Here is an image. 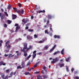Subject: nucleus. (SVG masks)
I'll use <instances>...</instances> for the list:
<instances>
[{"label":"nucleus","mask_w":79,"mask_h":79,"mask_svg":"<svg viewBox=\"0 0 79 79\" xmlns=\"http://www.w3.org/2000/svg\"><path fill=\"white\" fill-rule=\"evenodd\" d=\"M27 43H24V47L23 48V49H21V51L22 52H23L24 54L26 53V51H24L25 50H26V48H27Z\"/></svg>","instance_id":"f257e3e1"},{"label":"nucleus","mask_w":79,"mask_h":79,"mask_svg":"<svg viewBox=\"0 0 79 79\" xmlns=\"http://www.w3.org/2000/svg\"><path fill=\"white\" fill-rule=\"evenodd\" d=\"M9 43H10V41H7L6 43V47L7 49H8V50H9L10 49V48H11V45H10V44H8ZM7 44H8V46L7 45Z\"/></svg>","instance_id":"f03ea898"},{"label":"nucleus","mask_w":79,"mask_h":79,"mask_svg":"<svg viewBox=\"0 0 79 79\" xmlns=\"http://www.w3.org/2000/svg\"><path fill=\"white\" fill-rule=\"evenodd\" d=\"M55 61L52 60L51 61V63L52 64H53L54 63H56L57 61H59V58H58V57H57L55 59Z\"/></svg>","instance_id":"7ed1b4c3"},{"label":"nucleus","mask_w":79,"mask_h":79,"mask_svg":"<svg viewBox=\"0 0 79 79\" xmlns=\"http://www.w3.org/2000/svg\"><path fill=\"white\" fill-rule=\"evenodd\" d=\"M15 12L18 13L19 14H23L24 13V10H16Z\"/></svg>","instance_id":"20e7f679"},{"label":"nucleus","mask_w":79,"mask_h":79,"mask_svg":"<svg viewBox=\"0 0 79 79\" xmlns=\"http://www.w3.org/2000/svg\"><path fill=\"white\" fill-rule=\"evenodd\" d=\"M1 77L3 79H8V75H7L5 77V75L4 74H2L1 75Z\"/></svg>","instance_id":"39448f33"},{"label":"nucleus","mask_w":79,"mask_h":79,"mask_svg":"<svg viewBox=\"0 0 79 79\" xmlns=\"http://www.w3.org/2000/svg\"><path fill=\"white\" fill-rule=\"evenodd\" d=\"M36 13H45V11L44 10H40L39 11H36Z\"/></svg>","instance_id":"423d86ee"},{"label":"nucleus","mask_w":79,"mask_h":79,"mask_svg":"<svg viewBox=\"0 0 79 79\" xmlns=\"http://www.w3.org/2000/svg\"><path fill=\"white\" fill-rule=\"evenodd\" d=\"M56 46V44L50 50V52L51 53L53 51V50L55 48V47Z\"/></svg>","instance_id":"0eeeda50"},{"label":"nucleus","mask_w":79,"mask_h":79,"mask_svg":"<svg viewBox=\"0 0 79 79\" xmlns=\"http://www.w3.org/2000/svg\"><path fill=\"white\" fill-rule=\"evenodd\" d=\"M21 66L22 68H24L25 67V63L24 62H22Z\"/></svg>","instance_id":"6e6552de"},{"label":"nucleus","mask_w":79,"mask_h":79,"mask_svg":"<svg viewBox=\"0 0 79 79\" xmlns=\"http://www.w3.org/2000/svg\"><path fill=\"white\" fill-rule=\"evenodd\" d=\"M1 65H3V66H5V65H6V64L4 63L3 61H1L0 62V66H1Z\"/></svg>","instance_id":"1a4fd4ad"},{"label":"nucleus","mask_w":79,"mask_h":79,"mask_svg":"<svg viewBox=\"0 0 79 79\" xmlns=\"http://www.w3.org/2000/svg\"><path fill=\"white\" fill-rule=\"evenodd\" d=\"M15 55H12V54H10L9 55V56H8V58H11V57H13Z\"/></svg>","instance_id":"9d476101"},{"label":"nucleus","mask_w":79,"mask_h":79,"mask_svg":"<svg viewBox=\"0 0 79 79\" xmlns=\"http://www.w3.org/2000/svg\"><path fill=\"white\" fill-rule=\"evenodd\" d=\"M4 16H5L4 14H3L2 15V13H0V17H1V19H3V18H4Z\"/></svg>","instance_id":"9b49d317"},{"label":"nucleus","mask_w":79,"mask_h":79,"mask_svg":"<svg viewBox=\"0 0 79 79\" xmlns=\"http://www.w3.org/2000/svg\"><path fill=\"white\" fill-rule=\"evenodd\" d=\"M59 65L60 68H62V67H63V66H64V64H61L60 63H59Z\"/></svg>","instance_id":"f8f14e48"},{"label":"nucleus","mask_w":79,"mask_h":79,"mask_svg":"<svg viewBox=\"0 0 79 79\" xmlns=\"http://www.w3.org/2000/svg\"><path fill=\"white\" fill-rule=\"evenodd\" d=\"M16 18V15L14 14L12 15V19H15Z\"/></svg>","instance_id":"ddd939ff"},{"label":"nucleus","mask_w":79,"mask_h":79,"mask_svg":"<svg viewBox=\"0 0 79 79\" xmlns=\"http://www.w3.org/2000/svg\"><path fill=\"white\" fill-rule=\"evenodd\" d=\"M27 38L28 40L32 39V37H31L30 36H27Z\"/></svg>","instance_id":"4468645a"},{"label":"nucleus","mask_w":79,"mask_h":79,"mask_svg":"<svg viewBox=\"0 0 79 79\" xmlns=\"http://www.w3.org/2000/svg\"><path fill=\"white\" fill-rule=\"evenodd\" d=\"M52 18V16L51 15L49 14L48 15V19H50Z\"/></svg>","instance_id":"2eb2a0df"},{"label":"nucleus","mask_w":79,"mask_h":79,"mask_svg":"<svg viewBox=\"0 0 79 79\" xmlns=\"http://www.w3.org/2000/svg\"><path fill=\"white\" fill-rule=\"evenodd\" d=\"M43 77L44 79H47V78H48V75L44 74L43 75Z\"/></svg>","instance_id":"dca6fc26"},{"label":"nucleus","mask_w":79,"mask_h":79,"mask_svg":"<svg viewBox=\"0 0 79 79\" xmlns=\"http://www.w3.org/2000/svg\"><path fill=\"white\" fill-rule=\"evenodd\" d=\"M43 69L45 70V71L46 73H47V67L45 66H44L43 67Z\"/></svg>","instance_id":"f3484780"},{"label":"nucleus","mask_w":79,"mask_h":79,"mask_svg":"<svg viewBox=\"0 0 79 79\" xmlns=\"http://www.w3.org/2000/svg\"><path fill=\"white\" fill-rule=\"evenodd\" d=\"M64 49H63L62 50H61V53L62 55H64Z\"/></svg>","instance_id":"a211bd4d"},{"label":"nucleus","mask_w":79,"mask_h":79,"mask_svg":"<svg viewBox=\"0 0 79 79\" xmlns=\"http://www.w3.org/2000/svg\"><path fill=\"white\" fill-rule=\"evenodd\" d=\"M54 37L55 39H56V38H57V39H60V36L59 35H55Z\"/></svg>","instance_id":"6ab92c4d"},{"label":"nucleus","mask_w":79,"mask_h":79,"mask_svg":"<svg viewBox=\"0 0 79 79\" xmlns=\"http://www.w3.org/2000/svg\"><path fill=\"white\" fill-rule=\"evenodd\" d=\"M60 53V51H57L56 52H55L54 53H53V55H56V54H58V53Z\"/></svg>","instance_id":"aec40b11"},{"label":"nucleus","mask_w":79,"mask_h":79,"mask_svg":"<svg viewBox=\"0 0 79 79\" xmlns=\"http://www.w3.org/2000/svg\"><path fill=\"white\" fill-rule=\"evenodd\" d=\"M42 78V76H40V75H39L37 76V78L38 79H41Z\"/></svg>","instance_id":"412c9836"},{"label":"nucleus","mask_w":79,"mask_h":79,"mask_svg":"<svg viewBox=\"0 0 79 79\" xmlns=\"http://www.w3.org/2000/svg\"><path fill=\"white\" fill-rule=\"evenodd\" d=\"M20 29V27H16V30L15 31V32H17V31H18V29Z\"/></svg>","instance_id":"4be33fe9"},{"label":"nucleus","mask_w":79,"mask_h":79,"mask_svg":"<svg viewBox=\"0 0 79 79\" xmlns=\"http://www.w3.org/2000/svg\"><path fill=\"white\" fill-rule=\"evenodd\" d=\"M49 46H48V45H46L44 47V49L45 50H47Z\"/></svg>","instance_id":"5701e85b"},{"label":"nucleus","mask_w":79,"mask_h":79,"mask_svg":"<svg viewBox=\"0 0 79 79\" xmlns=\"http://www.w3.org/2000/svg\"><path fill=\"white\" fill-rule=\"evenodd\" d=\"M36 55H37V54H33L32 56H33V58L34 59V58H35V56H36Z\"/></svg>","instance_id":"b1692460"},{"label":"nucleus","mask_w":79,"mask_h":79,"mask_svg":"<svg viewBox=\"0 0 79 79\" xmlns=\"http://www.w3.org/2000/svg\"><path fill=\"white\" fill-rule=\"evenodd\" d=\"M7 22H8V24H9L11 23V21L9 20H7Z\"/></svg>","instance_id":"393cba45"},{"label":"nucleus","mask_w":79,"mask_h":79,"mask_svg":"<svg viewBox=\"0 0 79 79\" xmlns=\"http://www.w3.org/2000/svg\"><path fill=\"white\" fill-rule=\"evenodd\" d=\"M22 40L21 38H19L18 39H16V40L17 42H18L19 40Z\"/></svg>","instance_id":"a878e982"},{"label":"nucleus","mask_w":79,"mask_h":79,"mask_svg":"<svg viewBox=\"0 0 79 79\" xmlns=\"http://www.w3.org/2000/svg\"><path fill=\"white\" fill-rule=\"evenodd\" d=\"M73 78L74 79H79V77L78 76L74 77Z\"/></svg>","instance_id":"bb28decb"},{"label":"nucleus","mask_w":79,"mask_h":79,"mask_svg":"<svg viewBox=\"0 0 79 79\" xmlns=\"http://www.w3.org/2000/svg\"><path fill=\"white\" fill-rule=\"evenodd\" d=\"M28 31H29V32H33V31H34V30H33V29H28Z\"/></svg>","instance_id":"cd10ccee"},{"label":"nucleus","mask_w":79,"mask_h":79,"mask_svg":"<svg viewBox=\"0 0 79 79\" xmlns=\"http://www.w3.org/2000/svg\"><path fill=\"white\" fill-rule=\"evenodd\" d=\"M45 32L46 34H49V32H48V31H47V30H45Z\"/></svg>","instance_id":"c85d7f7f"},{"label":"nucleus","mask_w":79,"mask_h":79,"mask_svg":"<svg viewBox=\"0 0 79 79\" xmlns=\"http://www.w3.org/2000/svg\"><path fill=\"white\" fill-rule=\"evenodd\" d=\"M34 69V67H32L31 68L28 69V71H31V70H32V69Z\"/></svg>","instance_id":"c756f323"},{"label":"nucleus","mask_w":79,"mask_h":79,"mask_svg":"<svg viewBox=\"0 0 79 79\" xmlns=\"http://www.w3.org/2000/svg\"><path fill=\"white\" fill-rule=\"evenodd\" d=\"M10 71V69H8L6 70V73H8Z\"/></svg>","instance_id":"7c9ffc66"},{"label":"nucleus","mask_w":79,"mask_h":79,"mask_svg":"<svg viewBox=\"0 0 79 79\" xmlns=\"http://www.w3.org/2000/svg\"><path fill=\"white\" fill-rule=\"evenodd\" d=\"M7 9H11V5H9L8 7H7Z\"/></svg>","instance_id":"2f4dec72"},{"label":"nucleus","mask_w":79,"mask_h":79,"mask_svg":"<svg viewBox=\"0 0 79 79\" xmlns=\"http://www.w3.org/2000/svg\"><path fill=\"white\" fill-rule=\"evenodd\" d=\"M31 56V55H29L27 57V60H28V59H29V58H30Z\"/></svg>","instance_id":"473e14b6"},{"label":"nucleus","mask_w":79,"mask_h":79,"mask_svg":"<svg viewBox=\"0 0 79 79\" xmlns=\"http://www.w3.org/2000/svg\"><path fill=\"white\" fill-rule=\"evenodd\" d=\"M17 69H22V67L19 66L17 67Z\"/></svg>","instance_id":"72a5a7b5"},{"label":"nucleus","mask_w":79,"mask_h":79,"mask_svg":"<svg viewBox=\"0 0 79 79\" xmlns=\"http://www.w3.org/2000/svg\"><path fill=\"white\" fill-rule=\"evenodd\" d=\"M49 23H50V22L49 21V20H48L46 23V24L47 26H48V24H49Z\"/></svg>","instance_id":"f704fd0d"},{"label":"nucleus","mask_w":79,"mask_h":79,"mask_svg":"<svg viewBox=\"0 0 79 79\" xmlns=\"http://www.w3.org/2000/svg\"><path fill=\"white\" fill-rule=\"evenodd\" d=\"M31 64V62H28L26 65V66H29V64Z\"/></svg>","instance_id":"c9c22d12"},{"label":"nucleus","mask_w":79,"mask_h":79,"mask_svg":"<svg viewBox=\"0 0 79 79\" xmlns=\"http://www.w3.org/2000/svg\"><path fill=\"white\" fill-rule=\"evenodd\" d=\"M69 57L68 59H66L65 60L66 61L68 62L69 61Z\"/></svg>","instance_id":"e433bc0d"},{"label":"nucleus","mask_w":79,"mask_h":79,"mask_svg":"<svg viewBox=\"0 0 79 79\" xmlns=\"http://www.w3.org/2000/svg\"><path fill=\"white\" fill-rule=\"evenodd\" d=\"M34 36L35 38H37V37H38V36L36 34L34 35Z\"/></svg>","instance_id":"4c0bfd02"},{"label":"nucleus","mask_w":79,"mask_h":79,"mask_svg":"<svg viewBox=\"0 0 79 79\" xmlns=\"http://www.w3.org/2000/svg\"><path fill=\"white\" fill-rule=\"evenodd\" d=\"M17 58H18V56H14V59H17Z\"/></svg>","instance_id":"58836bf2"},{"label":"nucleus","mask_w":79,"mask_h":79,"mask_svg":"<svg viewBox=\"0 0 79 79\" xmlns=\"http://www.w3.org/2000/svg\"><path fill=\"white\" fill-rule=\"evenodd\" d=\"M4 27H7V25H6V24L5 23L4 25Z\"/></svg>","instance_id":"ea45409f"},{"label":"nucleus","mask_w":79,"mask_h":79,"mask_svg":"<svg viewBox=\"0 0 79 79\" xmlns=\"http://www.w3.org/2000/svg\"><path fill=\"white\" fill-rule=\"evenodd\" d=\"M49 29L50 30V31H52V32H53V30L52 28V27H50Z\"/></svg>","instance_id":"a19ab883"},{"label":"nucleus","mask_w":79,"mask_h":79,"mask_svg":"<svg viewBox=\"0 0 79 79\" xmlns=\"http://www.w3.org/2000/svg\"><path fill=\"white\" fill-rule=\"evenodd\" d=\"M66 71L67 72H69V69H68V67H66Z\"/></svg>","instance_id":"79ce46f5"},{"label":"nucleus","mask_w":79,"mask_h":79,"mask_svg":"<svg viewBox=\"0 0 79 79\" xmlns=\"http://www.w3.org/2000/svg\"><path fill=\"white\" fill-rule=\"evenodd\" d=\"M24 56L25 57L27 56V53H25L24 54Z\"/></svg>","instance_id":"37998d69"},{"label":"nucleus","mask_w":79,"mask_h":79,"mask_svg":"<svg viewBox=\"0 0 79 79\" xmlns=\"http://www.w3.org/2000/svg\"><path fill=\"white\" fill-rule=\"evenodd\" d=\"M78 73V72H77V71H75L74 72V74H77Z\"/></svg>","instance_id":"c03bdc74"},{"label":"nucleus","mask_w":79,"mask_h":79,"mask_svg":"<svg viewBox=\"0 0 79 79\" xmlns=\"http://www.w3.org/2000/svg\"><path fill=\"white\" fill-rule=\"evenodd\" d=\"M5 15H6V16H8V14H7V12H5Z\"/></svg>","instance_id":"a18cd8bd"},{"label":"nucleus","mask_w":79,"mask_h":79,"mask_svg":"<svg viewBox=\"0 0 79 79\" xmlns=\"http://www.w3.org/2000/svg\"><path fill=\"white\" fill-rule=\"evenodd\" d=\"M13 72H11L10 74V75L12 77V76H13Z\"/></svg>","instance_id":"49530a36"},{"label":"nucleus","mask_w":79,"mask_h":79,"mask_svg":"<svg viewBox=\"0 0 79 79\" xmlns=\"http://www.w3.org/2000/svg\"><path fill=\"white\" fill-rule=\"evenodd\" d=\"M18 6L19 7H21V3H19L18 4Z\"/></svg>","instance_id":"de8ad7c7"},{"label":"nucleus","mask_w":79,"mask_h":79,"mask_svg":"<svg viewBox=\"0 0 79 79\" xmlns=\"http://www.w3.org/2000/svg\"><path fill=\"white\" fill-rule=\"evenodd\" d=\"M36 52H37V51H34L33 52V53L34 54H35L36 53Z\"/></svg>","instance_id":"09e8293b"},{"label":"nucleus","mask_w":79,"mask_h":79,"mask_svg":"<svg viewBox=\"0 0 79 79\" xmlns=\"http://www.w3.org/2000/svg\"><path fill=\"white\" fill-rule=\"evenodd\" d=\"M35 74H39V71L36 72L34 73Z\"/></svg>","instance_id":"8fccbe9b"},{"label":"nucleus","mask_w":79,"mask_h":79,"mask_svg":"<svg viewBox=\"0 0 79 79\" xmlns=\"http://www.w3.org/2000/svg\"><path fill=\"white\" fill-rule=\"evenodd\" d=\"M49 60H53V61H55V59H53L52 57L50 58Z\"/></svg>","instance_id":"3c124183"},{"label":"nucleus","mask_w":79,"mask_h":79,"mask_svg":"<svg viewBox=\"0 0 79 79\" xmlns=\"http://www.w3.org/2000/svg\"><path fill=\"white\" fill-rule=\"evenodd\" d=\"M26 51H29V48H27L26 49Z\"/></svg>","instance_id":"603ef678"},{"label":"nucleus","mask_w":79,"mask_h":79,"mask_svg":"<svg viewBox=\"0 0 79 79\" xmlns=\"http://www.w3.org/2000/svg\"><path fill=\"white\" fill-rule=\"evenodd\" d=\"M30 24H31V23H28L26 25V26H29Z\"/></svg>","instance_id":"864d4df0"},{"label":"nucleus","mask_w":79,"mask_h":79,"mask_svg":"<svg viewBox=\"0 0 79 79\" xmlns=\"http://www.w3.org/2000/svg\"><path fill=\"white\" fill-rule=\"evenodd\" d=\"M39 63H40V61H39L38 62L36 63V64L37 65V64H39Z\"/></svg>","instance_id":"5fc2aeb1"},{"label":"nucleus","mask_w":79,"mask_h":79,"mask_svg":"<svg viewBox=\"0 0 79 79\" xmlns=\"http://www.w3.org/2000/svg\"><path fill=\"white\" fill-rule=\"evenodd\" d=\"M49 25L50 27H52V25L51 24H49Z\"/></svg>","instance_id":"6e6d98bb"},{"label":"nucleus","mask_w":79,"mask_h":79,"mask_svg":"<svg viewBox=\"0 0 79 79\" xmlns=\"http://www.w3.org/2000/svg\"><path fill=\"white\" fill-rule=\"evenodd\" d=\"M42 52H39V53H37V55H40V54H42Z\"/></svg>","instance_id":"4d7b16f0"},{"label":"nucleus","mask_w":79,"mask_h":79,"mask_svg":"<svg viewBox=\"0 0 79 79\" xmlns=\"http://www.w3.org/2000/svg\"><path fill=\"white\" fill-rule=\"evenodd\" d=\"M74 68H72L71 69V71L72 72H73V71H74Z\"/></svg>","instance_id":"13d9d810"},{"label":"nucleus","mask_w":79,"mask_h":79,"mask_svg":"<svg viewBox=\"0 0 79 79\" xmlns=\"http://www.w3.org/2000/svg\"><path fill=\"white\" fill-rule=\"evenodd\" d=\"M27 23V21H24V23H23V24H26Z\"/></svg>","instance_id":"bf43d9fd"},{"label":"nucleus","mask_w":79,"mask_h":79,"mask_svg":"<svg viewBox=\"0 0 79 79\" xmlns=\"http://www.w3.org/2000/svg\"><path fill=\"white\" fill-rule=\"evenodd\" d=\"M41 73L42 74H44V70H42L41 71Z\"/></svg>","instance_id":"052dcab7"},{"label":"nucleus","mask_w":79,"mask_h":79,"mask_svg":"<svg viewBox=\"0 0 79 79\" xmlns=\"http://www.w3.org/2000/svg\"><path fill=\"white\" fill-rule=\"evenodd\" d=\"M39 43L40 44V43H43V41H41V40L39 42Z\"/></svg>","instance_id":"680f3d73"},{"label":"nucleus","mask_w":79,"mask_h":79,"mask_svg":"<svg viewBox=\"0 0 79 79\" xmlns=\"http://www.w3.org/2000/svg\"><path fill=\"white\" fill-rule=\"evenodd\" d=\"M21 53H17V56H19L20 55H21Z\"/></svg>","instance_id":"e2e57ef3"},{"label":"nucleus","mask_w":79,"mask_h":79,"mask_svg":"<svg viewBox=\"0 0 79 79\" xmlns=\"http://www.w3.org/2000/svg\"><path fill=\"white\" fill-rule=\"evenodd\" d=\"M37 66V65L36 64L34 66V68H35Z\"/></svg>","instance_id":"0e129e2a"},{"label":"nucleus","mask_w":79,"mask_h":79,"mask_svg":"<svg viewBox=\"0 0 79 79\" xmlns=\"http://www.w3.org/2000/svg\"><path fill=\"white\" fill-rule=\"evenodd\" d=\"M47 25H45L44 26V28H47Z\"/></svg>","instance_id":"69168bd1"},{"label":"nucleus","mask_w":79,"mask_h":79,"mask_svg":"<svg viewBox=\"0 0 79 79\" xmlns=\"http://www.w3.org/2000/svg\"><path fill=\"white\" fill-rule=\"evenodd\" d=\"M29 29V27H25V29Z\"/></svg>","instance_id":"338daca9"},{"label":"nucleus","mask_w":79,"mask_h":79,"mask_svg":"<svg viewBox=\"0 0 79 79\" xmlns=\"http://www.w3.org/2000/svg\"><path fill=\"white\" fill-rule=\"evenodd\" d=\"M18 24H15V26H18Z\"/></svg>","instance_id":"774afa93"}]
</instances>
